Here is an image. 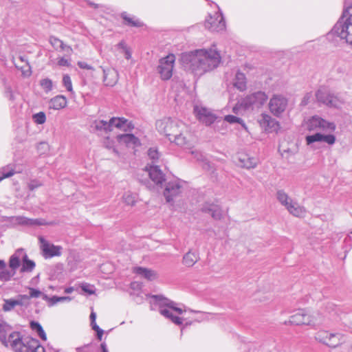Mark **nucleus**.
Masks as SVG:
<instances>
[{
  "label": "nucleus",
  "mask_w": 352,
  "mask_h": 352,
  "mask_svg": "<svg viewBox=\"0 0 352 352\" xmlns=\"http://www.w3.org/2000/svg\"><path fill=\"white\" fill-rule=\"evenodd\" d=\"M181 60L184 65L192 73L201 76L217 67L221 56L215 50L201 49L183 54Z\"/></svg>",
  "instance_id": "1"
},
{
  "label": "nucleus",
  "mask_w": 352,
  "mask_h": 352,
  "mask_svg": "<svg viewBox=\"0 0 352 352\" xmlns=\"http://www.w3.org/2000/svg\"><path fill=\"white\" fill-rule=\"evenodd\" d=\"M156 129L181 147L190 148L192 146L187 126L181 120L165 118L156 122Z\"/></svg>",
  "instance_id": "2"
},
{
  "label": "nucleus",
  "mask_w": 352,
  "mask_h": 352,
  "mask_svg": "<svg viewBox=\"0 0 352 352\" xmlns=\"http://www.w3.org/2000/svg\"><path fill=\"white\" fill-rule=\"evenodd\" d=\"M151 298L154 299L159 304V311L161 315L170 319L173 323L180 325L183 322L182 318L178 317L173 314L175 311L177 314H182L184 311L182 308L177 307V303L172 301L162 295H152Z\"/></svg>",
  "instance_id": "3"
},
{
  "label": "nucleus",
  "mask_w": 352,
  "mask_h": 352,
  "mask_svg": "<svg viewBox=\"0 0 352 352\" xmlns=\"http://www.w3.org/2000/svg\"><path fill=\"white\" fill-rule=\"evenodd\" d=\"M331 32L352 45V6L343 11Z\"/></svg>",
  "instance_id": "4"
},
{
  "label": "nucleus",
  "mask_w": 352,
  "mask_h": 352,
  "mask_svg": "<svg viewBox=\"0 0 352 352\" xmlns=\"http://www.w3.org/2000/svg\"><path fill=\"white\" fill-rule=\"evenodd\" d=\"M316 101L328 107L338 108L342 103V100L326 87H320L315 94Z\"/></svg>",
  "instance_id": "5"
},
{
  "label": "nucleus",
  "mask_w": 352,
  "mask_h": 352,
  "mask_svg": "<svg viewBox=\"0 0 352 352\" xmlns=\"http://www.w3.org/2000/svg\"><path fill=\"white\" fill-rule=\"evenodd\" d=\"M34 338H23L19 332L13 331L8 336V346L15 352H30L32 342Z\"/></svg>",
  "instance_id": "6"
},
{
  "label": "nucleus",
  "mask_w": 352,
  "mask_h": 352,
  "mask_svg": "<svg viewBox=\"0 0 352 352\" xmlns=\"http://www.w3.org/2000/svg\"><path fill=\"white\" fill-rule=\"evenodd\" d=\"M175 61V56L173 54L160 60L157 72L162 80H167L172 77Z\"/></svg>",
  "instance_id": "7"
},
{
  "label": "nucleus",
  "mask_w": 352,
  "mask_h": 352,
  "mask_svg": "<svg viewBox=\"0 0 352 352\" xmlns=\"http://www.w3.org/2000/svg\"><path fill=\"white\" fill-rule=\"evenodd\" d=\"M267 100V96L263 91H258L248 95L241 100V106L244 109L257 107L259 108L264 104Z\"/></svg>",
  "instance_id": "8"
},
{
  "label": "nucleus",
  "mask_w": 352,
  "mask_h": 352,
  "mask_svg": "<svg viewBox=\"0 0 352 352\" xmlns=\"http://www.w3.org/2000/svg\"><path fill=\"white\" fill-rule=\"evenodd\" d=\"M307 128L309 131H333L336 129L333 122H330L318 116H312L307 123Z\"/></svg>",
  "instance_id": "9"
},
{
  "label": "nucleus",
  "mask_w": 352,
  "mask_h": 352,
  "mask_svg": "<svg viewBox=\"0 0 352 352\" xmlns=\"http://www.w3.org/2000/svg\"><path fill=\"white\" fill-rule=\"evenodd\" d=\"M12 226H37L52 225V223H47L43 219H30L23 216H14L4 217Z\"/></svg>",
  "instance_id": "10"
},
{
  "label": "nucleus",
  "mask_w": 352,
  "mask_h": 352,
  "mask_svg": "<svg viewBox=\"0 0 352 352\" xmlns=\"http://www.w3.org/2000/svg\"><path fill=\"white\" fill-rule=\"evenodd\" d=\"M342 336L340 333H329L327 331L320 330L316 333L317 341L330 347H336L341 343Z\"/></svg>",
  "instance_id": "11"
},
{
  "label": "nucleus",
  "mask_w": 352,
  "mask_h": 352,
  "mask_svg": "<svg viewBox=\"0 0 352 352\" xmlns=\"http://www.w3.org/2000/svg\"><path fill=\"white\" fill-rule=\"evenodd\" d=\"M30 305V302H29L28 295L19 294L16 298L3 299L2 309L5 312H9L12 311L16 306L27 309Z\"/></svg>",
  "instance_id": "12"
},
{
  "label": "nucleus",
  "mask_w": 352,
  "mask_h": 352,
  "mask_svg": "<svg viewBox=\"0 0 352 352\" xmlns=\"http://www.w3.org/2000/svg\"><path fill=\"white\" fill-rule=\"evenodd\" d=\"M287 102V99L282 95H274L269 102L270 112L275 116H280L285 111Z\"/></svg>",
  "instance_id": "13"
},
{
  "label": "nucleus",
  "mask_w": 352,
  "mask_h": 352,
  "mask_svg": "<svg viewBox=\"0 0 352 352\" xmlns=\"http://www.w3.org/2000/svg\"><path fill=\"white\" fill-rule=\"evenodd\" d=\"M205 27L212 32H221L226 29L224 17L221 12L210 15L205 21Z\"/></svg>",
  "instance_id": "14"
},
{
  "label": "nucleus",
  "mask_w": 352,
  "mask_h": 352,
  "mask_svg": "<svg viewBox=\"0 0 352 352\" xmlns=\"http://www.w3.org/2000/svg\"><path fill=\"white\" fill-rule=\"evenodd\" d=\"M182 182L179 179H173L166 184L164 196L167 202L170 203L182 192Z\"/></svg>",
  "instance_id": "15"
},
{
  "label": "nucleus",
  "mask_w": 352,
  "mask_h": 352,
  "mask_svg": "<svg viewBox=\"0 0 352 352\" xmlns=\"http://www.w3.org/2000/svg\"><path fill=\"white\" fill-rule=\"evenodd\" d=\"M38 240L40 242V248L44 258H49L61 255L63 250L61 246L50 243L43 236H39Z\"/></svg>",
  "instance_id": "16"
},
{
  "label": "nucleus",
  "mask_w": 352,
  "mask_h": 352,
  "mask_svg": "<svg viewBox=\"0 0 352 352\" xmlns=\"http://www.w3.org/2000/svg\"><path fill=\"white\" fill-rule=\"evenodd\" d=\"M194 112L197 119L207 126L212 124L217 119L216 116L210 110L201 106H195Z\"/></svg>",
  "instance_id": "17"
},
{
  "label": "nucleus",
  "mask_w": 352,
  "mask_h": 352,
  "mask_svg": "<svg viewBox=\"0 0 352 352\" xmlns=\"http://www.w3.org/2000/svg\"><path fill=\"white\" fill-rule=\"evenodd\" d=\"M260 124L268 133L277 132L280 129L279 122L270 115L262 114Z\"/></svg>",
  "instance_id": "18"
},
{
  "label": "nucleus",
  "mask_w": 352,
  "mask_h": 352,
  "mask_svg": "<svg viewBox=\"0 0 352 352\" xmlns=\"http://www.w3.org/2000/svg\"><path fill=\"white\" fill-rule=\"evenodd\" d=\"M236 160H237L236 163L239 166L247 169L255 168L258 163V160L256 158L243 153H238Z\"/></svg>",
  "instance_id": "19"
},
{
  "label": "nucleus",
  "mask_w": 352,
  "mask_h": 352,
  "mask_svg": "<svg viewBox=\"0 0 352 352\" xmlns=\"http://www.w3.org/2000/svg\"><path fill=\"white\" fill-rule=\"evenodd\" d=\"M306 142L309 145L316 142H323L329 145H332L336 142V137L332 134L324 135L319 132H316L314 135H307L306 137Z\"/></svg>",
  "instance_id": "20"
},
{
  "label": "nucleus",
  "mask_w": 352,
  "mask_h": 352,
  "mask_svg": "<svg viewBox=\"0 0 352 352\" xmlns=\"http://www.w3.org/2000/svg\"><path fill=\"white\" fill-rule=\"evenodd\" d=\"M145 168L146 170L148 171L151 180L156 184H162L165 180L164 175L158 166L151 164L149 166H146Z\"/></svg>",
  "instance_id": "21"
},
{
  "label": "nucleus",
  "mask_w": 352,
  "mask_h": 352,
  "mask_svg": "<svg viewBox=\"0 0 352 352\" xmlns=\"http://www.w3.org/2000/svg\"><path fill=\"white\" fill-rule=\"evenodd\" d=\"M103 81L106 86L113 87L118 80V73L113 68L102 69Z\"/></svg>",
  "instance_id": "22"
},
{
  "label": "nucleus",
  "mask_w": 352,
  "mask_h": 352,
  "mask_svg": "<svg viewBox=\"0 0 352 352\" xmlns=\"http://www.w3.org/2000/svg\"><path fill=\"white\" fill-rule=\"evenodd\" d=\"M307 311L299 309L294 315L291 316L289 321H285V324H291L295 325H307Z\"/></svg>",
  "instance_id": "23"
},
{
  "label": "nucleus",
  "mask_w": 352,
  "mask_h": 352,
  "mask_svg": "<svg viewBox=\"0 0 352 352\" xmlns=\"http://www.w3.org/2000/svg\"><path fill=\"white\" fill-rule=\"evenodd\" d=\"M307 325L311 327L320 326L324 322V316L318 311L307 312Z\"/></svg>",
  "instance_id": "24"
},
{
  "label": "nucleus",
  "mask_w": 352,
  "mask_h": 352,
  "mask_svg": "<svg viewBox=\"0 0 352 352\" xmlns=\"http://www.w3.org/2000/svg\"><path fill=\"white\" fill-rule=\"evenodd\" d=\"M118 140L120 143L124 144L128 147H135L140 145L139 139L133 134L125 133L118 135Z\"/></svg>",
  "instance_id": "25"
},
{
  "label": "nucleus",
  "mask_w": 352,
  "mask_h": 352,
  "mask_svg": "<svg viewBox=\"0 0 352 352\" xmlns=\"http://www.w3.org/2000/svg\"><path fill=\"white\" fill-rule=\"evenodd\" d=\"M201 211L210 214L215 220H220L222 217V210L217 205L206 204L202 207Z\"/></svg>",
  "instance_id": "26"
},
{
  "label": "nucleus",
  "mask_w": 352,
  "mask_h": 352,
  "mask_svg": "<svg viewBox=\"0 0 352 352\" xmlns=\"http://www.w3.org/2000/svg\"><path fill=\"white\" fill-rule=\"evenodd\" d=\"M286 209L291 214L296 217H302L306 214V209L294 201L289 202V205Z\"/></svg>",
  "instance_id": "27"
},
{
  "label": "nucleus",
  "mask_w": 352,
  "mask_h": 352,
  "mask_svg": "<svg viewBox=\"0 0 352 352\" xmlns=\"http://www.w3.org/2000/svg\"><path fill=\"white\" fill-rule=\"evenodd\" d=\"M199 259V253L190 250L183 257V263L186 267L193 266Z\"/></svg>",
  "instance_id": "28"
},
{
  "label": "nucleus",
  "mask_w": 352,
  "mask_h": 352,
  "mask_svg": "<svg viewBox=\"0 0 352 352\" xmlns=\"http://www.w3.org/2000/svg\"><path fill=\"white\" fill-rule=\"evenodd\" d=\"M50 43L56 50H60L66 51L69 54L72 52V49L70 46L65 45L61 40L55 36L50 37Z\"/></svg>",
  "instance_id": "29"
},
{
  "label": "nucleus",
  "mask_w": 352,
  "mask_h": 352,
  "mask_svg": "<svg viewBox=\"0 0 352 352\" xmlns=\"http://www.w3.org/2000/svg\"><path fill=\"white\" fill-rule=\"evenodd\" d=\"M11 331V327L5 322H0V341L6 346H8L7 335Z\"/></svg>",
  "instance_id": "30"
},
{
  "label": "nucleus",
  "mask_w": 352,
  "mask_h": 352,
  "mask_svg": "<svg viewBox=\"0 0 352 352\" xmlns=\"http://www.w3.org/2000/svg\"><path fill=\"white\" fill-rule=\"evenodd\" d=\"M67 104V100L63 96H57L50 100V107L54 109L64 108Z\"/></svg>",
  "instance_id": "31"
},
{
  "label": "nucleus",
  "mask_w": 352,
  "mask_h": 352,
  "mask_svg": "<svg viewBox=\"0 0 352 352\" xmlns=\"http://www.w3.org/2000/svg\"><path fill=\"white\" fill-rule=\"evenodd\" d=\"M135 272L136 274L140 275L148 280H152L156 278V273L155 271L147 268L142 267H136L135 269Z\"/></svg>",
  "instance_id": "32"
},
{
  "label": "nucleus",
  "mask_w": 352,
  "mask_h": 352,
  "mask_svg": "<svg viewBox=\"0 0 352 352\" xmlns=\"http://www.w3.org/2000/svg\"><path fill=\"white\" fill-rule=\"evenodd\" d=\"M234 86L239 91H244L246 89V78L243 73L238 72L236 74Z\"/></svg>",
  "instance_id": "33"
},
{
  "label": "nucleus",
  "mask_w": 352,
  "mask_h": 352,
  "mask_svg": "<svg viewBox=\"0 0 352 352\" xmlns=\"http://www.w3.org/2000/svg\"><path fill=\"white\" fill-rule=\"evenodd\" d=\"M276 199L278 202L285 208L289 205V202H292L293 199L286 193L283 190H278L276 191Z\"/></svg>",
  "instance_id": "34"
},
{
  "label": "nucleus",
  "mask_w": 352,
  "mask_h": 352,
  "mask_svg": "<svg viewBox=\"0 0 352 352\" xmlns=\"http://www.w3.org/2000/svg\"><path fill=\"white\" fill-rule=\"evenodd\" d=\"M93 127L97 131H104L105 132L112 130L111 120L109 122L104 120H96L93 124Z\"/></svg>",
  "instance_id": "35"
},
{
  "label": "nucleus",
  "mask_w": 352,
  "mask_h": 352,
  "mask_svg": "<svg viewBox=\"0 0 352 352\" xmlns=\"http://www.w3.org/2000/svg\"><path fill=\"white\" fill-rule=\"evenodd\" d=\"M121 17L125 21V24L131 27H141L143 23L138 19H134L133 17H130L126 12L121 14Z\"/></svg>",
  "instance_id": "36"
},
{
  "label": "nucleus",
  "mask_w": 352,
  "mask_h": 352,
  "mask_svg": "<svg viewBox=\"0 0 352 352\" xmlns=\"http://www.w3.org/2000/svg\"><path fill=\"white\" fill-rule=\"evenodd\" d=\"M15 67L20 69L23 76H30L31 75V67L29 65L28 61H25V63H21L13 60Z\"/></svg>",
  "instance_id": "37"
},
{
  "label": "nucleus",
  "mask_w": 352,
  "mask_h": 352,
  "mask_svg": "<svg viewBox=\"0 0 352 352\" xmlns=\"http://www.w3.org/2000/svg\"><path fill=\"white\" fill-rule=\"evenodd\" d=\"M35 267V263L30 260L26 254L23 258V264L21 269V272H32Z\"/></svg>",
  "instance_id": "38"
},
{
  "label": "nucleus",
  "mask_w": 352,
  "mask_h": 352,
  "mask_svg": "<svg viewBox=\"0 0 352 352\" xmlns=\"http://www.w3.org/2000/svg\"><path fill=\"white\" fill-rule=\"evenodd\" d=\"M15 271L12 270H8L6 267L0 270V280L3 281H9L12 276L15 275Z\"/></svg>",
  "instance_id": "39"
},
{
  "label": "nucleus",
  "mask_w": 352,
  "mask_h": 352,
  "mask_svg": "<svg viewBox=\"0 0 352 352\" xmlns=\"http://www.w3.org/2000/svg\"><path fill=\"white\" fill-rule=\"evenodd\" d=\"M111 127L115 126L118 129H123L126 130L124 128L125 124L127 123L128 120L124 118H111L110 119Z\"/></svg>",
  "instance_id": "40"
},
{
  "label": "nucleus",
  "mask_w": 352,
  "mask_h": 352,
  "mask_svg": "<svg viewBox=\"0 0 352 352\" xmlns=\"http://www.w3.org/2000/svg\"><path fill=\"white\" fill-rule=\"evenodd\" d=\"M29 296H28V297H29V302H30V298H39V297H41L43 300H48V296L42 293L40 290L38 289H34V288H32V287H30L29 288Z\"/></svg>",
  "instance_id": "41"
},
{
  "label": "nucleus",
  "mask_w": 352,
  "mask_h": 352,
  "mask_svg": "<svg viewBox=\"0 0 352 352\" xmlns=\"http://www.w3.org/2000/svg\"><path fill=\"white\" fill-rule=\"evenodd\" d=\"M122 198L126 204L131 206H134L137 201L136 195L131 192H126Z\"/></svg>",
  "instance_id": "42"
},
{
  "label": "nucleus",
  "mask_w": 352,
  "mask_h": 352,
  "mask_svg": "<svg viewBox=\"0 0 352 352\" xmlns=\"http://www.w3.org/2000/svg\"><path fill=\"white\" fill-rule=\"evenodd\" d=\"M20 266V258L16 253L12 254L9 261V267L11 270L16 272V269Z\"/></svg>",
  "instance_id": "43"
},
{
  "label": "nucleus",
  "mask_w": 352,
  "mask_h": 352,
  "mask_svg": "<svg viewBox=\"0 0 352 352\" xmlns=\"http://www.w3.org/2000/svg\"><path fill=\"white\" fill-rule=\"evenodd\" d=\"M32 345L30 352H45V348L41 345L39 341L36 339L31 340Z\"/></svg>",
  "instance_id": "44"
},
{
  "label": "nucleus",
  "mask_w": 352,
  "mask_h": 352,
  "mask_svg": "<svg viewBox=\"0 0 352 352\" xmlns=\"http://www.w3.org/2000/svg\"><path fill=\"white\" fill-rule=\"evenodd\" d=\"M224 120L230 124L239 123V124H241L243 126H245V124H244L243 120L241 119L240 118L235 116L228 115V116H225Z\"/></svg>",
  "instance_id": "45"
},
{
  "label": "nucleus",
  "mask_w": 352,
  "mask_h": 352,
  "mask_svg": "<svg viewBox=\"0 0 352 352\" xmlns=\"http://www.w3.org/2000/svg\"><path fill=\"white\" fill-rule=\"evenodd\" d=\"M40 85L46 92L52 89V81L49 78L42 79L40 81Z\"/></svg>",
  "instance_id": "46"
},
{
  "label": "nucleus",
  "mask_w": 352,
  "mask_h": 352,
  "mask_svg": "<svg viewBox=\"0 0 352 352\" xmlns=\"http://www.w3.org/2000/svg\"><path fill=\"white\" fill-rule=\"evenodd\" d=\"M33 120L35 123L42 124L46 120V116L44 112H38L33 116Z\"/></svg>",
  "instance_id": "47"
},
{
  "label": "nucleus",
  "mask_w": 352,
  "mask_h": 352,
  "mask_svg": "<svg viewBox=\"0 0 352 352\" xmlns=\"http://www.w3.org/2000/svg\"><path fill=\"white\" fill-rule=\"evenodd\" d=\"M71 300V298L69 296H52V298L48 297V300L47 301H49L50 302L51 305H53L58 302H64V301H69Z\"/></svg>",
  "instance_id": "48"
},
{
  "label": "nucleus",
  "mask_w": 352,
  "mask_h": 352,
  "mask_svg": "<svg viewBox=\"0 0 352 352\" xmlns=\"http://www.w3.org/2000/svg\"><path fill=\"white\" fill-rule=\"evenodd\" d=\"M148 155L151 160H153L152 164L155 163V161L159 159L160 154L156 148H151L148 151Z\"/></svg>",
  "instance_id": "49"
},
{
  "label": "nucleus",
  "mask_w": 352,
  "mask_h": 352,
  "mask_svg": "<svg viewBox=\"0 0 352 352\" xmlns=\"http://www.w3.org/2000/svg\"><path fill=\"white\" fill-rule=\"evenodd\" d=\"M1 175L0 176V182L2 181L5 178H8L12 177L14 174V171L13 169H9L8 167H4L2 168L1 172Z\"/></svg>",
  "instance_id": "50"
},
{
  "label": "nucleus",
  "mask_w": 352,
  "mask_h": 352,
  "mask_svg": "<svg viewBox=\"0 0 352 352\" xmlns=\"http://www.w3.org/2000/svg\"><path fill=\"white\" fill-rule=\"evenodd\" d=\"M63 83L68 91H72V84L70 76L67 74L63 76Z\"/></svg>",
  "instance_id": "51"
},
{
  "label": "nucleus",
  "mask_w": 352,
  "mask_h": 352,
  "mask_svg": "<svg viewBox=\"0 0 352 352\" xmlns=\"http://www.w3.org/2000/svg\"><path fill=\"white\" fill-rule=\"evenodd\" d=\"M312 98H313V95H312L311 92L307 93L302 98L301 102H300V105H302V106L307 105L310 102Z\"/></svg>",
  "instance_id": "52"
},
{
  "label": "nucleus",
  "mask_w": 352,
  "mask_h": 352,
  "mask_svg": "<svg viewBox=\"0 0 352 352\" xmlns=\"http://www.w3.org/2000/svg\"><path fill=\"white\" fill-rule=\"evenodd\" d=\"M325 309L330 314H332L333 312H335V314H337V307L332 302H327L325 306Z\"/></svg>",
  "instance_id": "53"
},
{
  "label": "nucleus",
  "mask_w": 352,
  "mask_h": 352,
  "mask_svg": "<svg viewBox=\"0 0 352 352\" xmlns=\"http://www.w3.org/2000/svg\"><path fill=\"white\" fill-rule=\"evenodd\" d=\"M30 327L32 330L38 332L40 330L43 329L42 326L40 324L39 322L36 321H32L30 322Z\"/></svg>",
  "instance_id": "54"
},
{
  "label": "nucleus",
  "mask_w": 352,
  "mask_h": 352,
  "mask_svg": "<svg viewBox=\"0 0 352 352\" xmlns=\"http://www.w3.org/2000/svg\"><path fill=\"white\" fill-rule=\"evenodd\" d=\"M77 65L78 67L83 69H88V70H94V68L90 65H88L87 63L83 61H78Z\"/></svg>",
  "instance_id": "55"
},
{
  "label": "nucleus",
  "mask_w": 352,
  "mask_h": 352,
  "mask_svg": "<svg viewBox=\"0 0 352 352\" xmlns=\"http://www.w3.org/2000/svg\"><path fill=\"white\" fill-rule=\"evenodd\" d=\"M82 289L87 292L89 294H94V290L93 289L92 287L89 285H85L82 286Z\"/></svg>",
  "instance_id": "56"
},
{
  "label": "nucleus",
  "mask_w": 352,
  "mask_h": 352,
  "mask_svg": "<svg viewBox=\"0 0 352 352\" xmlns=\"http://www.w3.org/2000/svg\"><path fill=\"white\" fill-rule=\"evenodd\" d=\"M58 65L59 66H65V67H69V61L65 59L64 57H61L60 58H59V60H58Z\"/></svg>",
  "instance_id": "57"
},
{
  "label": "nucleus",
  "mask_w": 352,
  "mask_h": 352,
  "mask_svg": "<svg viewBox=\"0 0 352 352\" xmlns=\"http://www.w3.org/2000/svg\"><path fill=\"white\" fill-rule=\"evenodd\" d=\"M90 344H85L82 346L76 348V352H91L89 348Z\"/></svg>",
  "instance_id": "58"
},
{
  "label": "nucleus",
  "mask_w": 352,
  "mask_h": 352,
  "mask_svg": "<svg viewBox=\"0 0 352 352\" xmlns=\"http://www.w3.org/2000/svg\"><path fill=\"white\" fill-rule=\"evenodd\" d=\"M41 186V184L38 183V182L36 181H32L30 184H29V188L31 190H34V189H36V188H38V186Z\"/></svg>",
  "instance_id": "59"
},
{
  "label": "nucleus",
  "mask_w": 352,
  "mask_h": 352,
  "mask_svg": "<svg viewBox=\"0 0 352 352\" xmlns=\"http://www.w3.org/2000/svg\"><path fill=\"white\" fill-rule=\"evenodd\" d=\"M38 336L43 340H47V336H46V334L43 330V329H42L41 330H40L38 332H37Z\"/></svg>",
  "instance_id": "60"
},
{
  "label": "nucleus",
  "mask_w": 352,
  "mask_h": 352,
  "mask_svg": "<svg viewBox=\"0 0 352 352\" xmlns=\"http://www.w3.org/2000/svg\"><path fill=\"white\" fill-rule=\"evenodd\" d=\"M14 60H16V62L21 63L24 64L25 61H28L27 59L25 58L24 56H19L16 59H14Z\"/></svg>",
  "instance_id": "61"
},
{
  "label": "nucleus",
  "mask_w": 352,
  "mask_h": 352,
  "mask_svg": "<svg viewBox=\"0 0 352 352\" xmlns=\"http://www.w3.org/2000/svg\"><path fill=\"white\" fill-rule=\"evenodd\" d=\"M6 94H7V97H8L10 100H14V94L11 91V90H10V89H8Z\"/></svg>",
  "instance_id": "62"
},
{
  "label": "nucleus",
  "mask_w": 352,
  "mask_h": 352,
  "mask_svg": "<svg viewBox=\"0 0 352 352\" xmlns=\"http://www.w3.org/2000/svg\"><path fill=\"white\" fill-rule=\"evenodd\" d=\"M96 314L95 312L92 311L90 314V321L91 323H94L96 322Z\"/></svg>",
  "instance_id": "63"
},
{
  "label": "nucleus",
  "mask_w": 352,
  "mask_h": 352,
  "mask_svg": "<svg viewBox=\"0 0 352 352\" xmlns=\"http://www.w3.org/2000/svg\"><path fill=\"white\" fill-rule=\"evenodd\" d=\"M100 348L102 349V352H109L105 342L101 343Z\"/></svg>",
  "instance_id": "64"
}]
</instances>
